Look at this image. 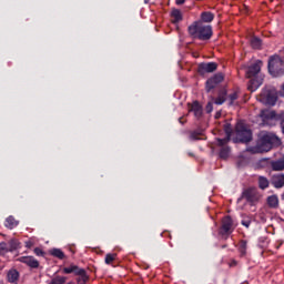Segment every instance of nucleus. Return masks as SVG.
<instances>
[{
    "label": "nucleus",
    "mask_w": 284,
    "mask_h": 284,
    "mask_svg": "<svg viewBox=\"0 0 284 284\" xmlns=\"http://www.w3.org/2000/svg\"><path fill=\"white\" fill-rule=\"evenodd\" d=\"M201 139V133L193 132L190 135L191 141H199Z\"/></svg>",
    "instance_id": "f704fd0d"
},
{
    "label": "nucleus",
    "mask_w": 284,
    "mask_h": 284,
    "mask_svg": "<svg viewBox=\"0 0 284 284\" xmlns=\"http://www.w3.org/2000/svg\"><path fill=\"white\" fill-rule=\"evenodd\" d=\"M242 225H244L245 227H250V222H242Z\"/></svg>",
    "instance_id": "58836bf2"
},
{
    "label": "nucleus",
    "mask_w": 284,
    "mask_h": 284,
    "mask_svg": "<svg viewBox=\"0 0 284 284\" xmlns=\"http://www.w3.org/2000/svg\"><path fill=\"white\" fill-rule=\"evenodd\" d=\"M75 276H79L77 280L78 284L88 283V274L85 273V270L81 268L80 272Z\"/></svg>",
    "instance_id": "4be33fe9"
},
{
    "label": "nucleus",
    "mask_w": 284,
    "mask_h": 284,
    "mask_svg": "<svg viewBox=\"0 0 284 284\" xmlns=\"http://www.w3.org/2000/svg\"><path fill=\"white\" fill-rule=\"evenodd\" d=\"M216 85H219L217 82L213 81V83H212V90H214V88H216Z\"/></svg>",
    "instance_id": "ea45409f"
},
{
    "label": "nucleus",
    "mask_w": 284,
    "mask_h": 284,
    "mask_svg": "<svg viewBox=\"0 0 284 284\" xmlns=\"http://www.w3.org/2000/svg\"><path fill=\"white\" fill-rule=\"evenodd\" d=\"M51 255H52V256H55V258H60V260L65 258V254H64L63 251H61L60 248H53V250H51Z\"/></svg>",
    "instance_id": "bb28decb"
},
{
    "label": "nucleus",
    "mask_w": 284,
    "mask_h": 284,
    "mask_svg": "<svg viewBox=\"0 0 284 284\" xmlns=\"http://www.w3.org/2000/svg\"><path fill=\"white\" fill-rule=\"evenodd\" d=\"M262 65L263 61L256 60L245 70L246 78L251 79L247 85L250 92H256L263 85V74H261Z\"/></svg>",
    "instance_id": "f257e3e1"
},
{
    "label": "nucleus",
    "mask_w": 284,
    "mask_h": 284,
    "mask_svg": "<svg viewBox=\"0 0 284 284\" xmlns=\"http://www.w3.org/2000/svg\"><path fill=\"white\" fill-rule=\"evenodd\" d=\"M221 116V113L215 114V119H219Z\"/></svg>",
    "instance_id": "79ce46f5"
},
{
    "label": "nucleus",
    "mask_w": 284,
    "mask_h": 284,
    "mask_svg": "<svg viewBox=\"0 0 284 284\" xmlns=\"http://www.w3.org/2000/svg\"><path fill=\"white\" fill-rule=\"evenodd\" d=\"M116 260V254L109 253L105 256V263L106 265H111Z\"/></svg>",
    "instance_id": "72a5a7b5"
},
{
    "label": "nucleus",
    "mask_w": 284,
    "mask_h": 284,
    "mask_svg": "<svg viewBox=\"0 0 284 284\" xmlns=\"http://www.w3.org/2000/svg\"><path fill=\"white\" fill-rule=\"evenodd\" d=\"M212 110H214V106H213L212 102H209L206 104V112L210 114V112H212Z\"/></svg>",
    "instance_id": "e433bc0d"
},
{
    "label": "nucleus",
    "mask_w": 284,
    "mask_h": 284,
    "mask_svg": "<svg viewBox=\"0 0 284 284\" xmlns=\"http://www.w3.org/2000/svg\"><path fill=\"white\" fill-rule=\"evenodd\" d=\"M235 227L236 226L234 225V221H232V217L230 216L223 217L222 225L220 229L221 236H224V239H227V236L232 234V232H234Z\"/></svg>",
    "instance_id": "0eeeda50"
},
{
    "label": "nucleus",
    "mask_w": 284,
    "mask_h": 284,
    "mask_svg": "<svg viewBox=\"0 0 284 284\" xmlns=\"http://www.w3.org/2000/svg\"><path fill=\"white\" fill-rule=\"evenodd\" d=\"M239 250H240L242 255L246 254V252H247V242L245 240L240 241Z\"/></svg>",
    "instance_id": "c85d7f7f"
},
{
    "label": "nucleus",
    "mask_w": 284,
    "mask_h": 284,
    "mask_svg": "<svg viewBox=\"0 0 284 284\" xmlns=\"http://www.w3.org/2000/svg\"><path fill=\"white\" fill-rule=\"evenodd\" d=\"M251 45L254 50H261V45H263V43L261 42V39L254 37L251 39Z\"/></svg>",
    "instance_id": "a878e982"
},
{
    "label": "nucleus",
    "mask_w": 284,
    "mask_h": 284,
    "mask_svg": "<svg viewBox=\"0 0 284 284\" xmlns=\"http://www.w3.org/2000/svg\"><path fill=\"white\" fill-rule=\"evenodd\" d=\"M224 131L226 133V138L217 139V143L221 148H223V145H227L230 139H232V126L230 124L224 125Z\"/></svg>",
    "instance_id": "9b49d317"
},
{
    "label": "nucleus",
    "mask_w": 284,
    "mask_h": 284,
    "mask_svg": "<svg viewBox=\"0 0 284 284\" xmlns=\"http://www.w3.org/2000/svg\"><path fill=\"white\" fill-rule=\"evenodd\" d=\"M243 199L248 203H256L261 199V195L256 189H247L243 192Z\"/></svg>",
    "instance_id": "6e6552de"
},
{
    "label": "nucleus",
    "mask_w": 284,
    "mask_h": 284,
    "mask_svg": "<svg viewBox=\"0 0 284 284\" xmlns=\"http://www.w3.org/2000/svg\"><path fill=\"white\" fill-rule=\"evenodd\" d=\"M267 204L270 207H278V197L276 195L268 196Z\"/></svg>",
    "instance_id": "393cba45"
},
{
    "label": "nucleus",
    "mask_w": 284,
    "mask_h": 284,
    "mask_svg": "<svg viewBox=\"0 0 284 284\" xmlns=\"http://www.w3.org/2000/svg\"><path fill=\"white\" fill-rule=\"evenodd\" d=\"M7 278H8L9 283H17V281H19V271L11 268L7 273Z\"/></svg>",
    "instance_id": "dca6fc26"
},
{
    "label": "nucleus",
    "mask_w": 284,
    "mask_h": 284,
    "mask_svg": "<svg viewBox=\"0 0 284 284\" xmlns=\"http://www.w3.org/2000/svg\"><path fill=\"white\" fill-rule=\"evenodd\" d=\"M50 284H68V277L61 276V275H55Z\"/></svg>",
    "instance_id": "b1692460"
},
{
    "label": "nucleus",
    "mask_w": 284,
    "mask_h": 284,
    "mask_svg": "<svg viewBox=\"0 0 284 284\" xmlns=\"http://www.w3.org/2000/svg\"><path fill=\"white\" fill-rule=\"evenodd\" d=\"M171 19L173 23H179L180 21H183V13H181V10L173 9L171 12Z\"/></svg>",
    "instance_id": "f3484780"
},
{
    "label": "nucleus",
    "mask_w": 284,
    "mask_h": 284,
    "mask_svg": "<svg viewBox=\"0 0 284 284\" xmlns=\"http://www.w3.org/2000/svg\"><path fill=\"white\" fill-rule=\"evenodd\" d=\"M268 72L272 77H281L284 73V61L278 55L271 57L268 60Z\"/></svg>",
    "instance_id": "39448f33"
},
{
    "label": "nucleus",
    "mask_w": 284,
    "mask_h": 284,
    "mask_svg": "<svg viewBox=\"0 0 284 284\" xmlns=\"http://www.w3.org/2000/svg\"><path fill=\"white\" fill-rule=\"evenodd\" d=\"M278 93L276 89H264L258 97V101L264 105H276Z\"/></svg>",
    "instance_id": "423d86ee"
},
{
    "label": "nucleus",
    "mask_w": 284,
    "mask_h": 284,
    "mask_svg": "<svg viewBox=\"0 0 284 284\" xmlns=\"http://www.w3.org/2000/svg\"><path fill=\"white\" fill-rule=\"evenodd\" d=\"M233 141L234 143H250L252 141V131L247 129L243 121L237 122Z\"/></svg>",
    "instance_id": "20e7f679"
},
{
    "label": "nucleus",
    "mask_w": 284,
    "mask_h": 284,
    "mask_svg": "<svg viewBox=\"0 0 284 284\" xmlns=\"http://www.w3.org/2000/svg\"><path fill=\"white\" fill-rule=\"evenodd\" d=\"M236 99H239V92L234 91L233 93H231V94L229 95V99H227L229 104H230V105H234Z\"/></svg>",
    "instance_id": "7c9ffc66"
},
{
    "label": "nucleus",
    "mask_w": 284,
    "mask_h": 284,
    "mask_svg": "<svg viewBox=\"0 0 284 284\" xmlns=\"http://www.w3.org/2000/svg\"><path fill=\"white\" fill-rule=\"evenodd\" d=\"M4 225L9 229V230H14V227H17V225H19V221H17L14 219V216L10 215L9 217L6 219Z\"/></svg>",
    "instance_id": "6ab92c4d"
},
{
    "label": "nucleus",
    "mask_w": 284,
    "mask_h": 284,
    "mask_svg": "<svg viewBox=\"0 0 284 284\" xmlns=\"http://www.w3.org/2000/svg\"><path fill=\"white\" fill-rule=\"evenodd\" d=\"M33 252H34V255H36V256H43V254H44V253H43V250H41V248H39V247H36Z\"/></svg>",
    "instance_id": "c9c22d12"
},
{
    "label": "nucleus",
    "mask_w": 284,
    "mask_h": 284,
    "mask_svg": "<svg viewBox=\"0 0 284 284\" xmlns=\"http://www.w3.org/2000/svg\"><path fill=\"white\" fill-rule=\"evenodd\" d=\"M227 156H230V148L223 146L220 151V158L227 159Z\"/></svg>",
    "instance_id": "473e14b6"
},
{
    "label": "nucleus",
    "mask_w": 284,
    "mask_h": 284,
    "mask_svg": "<svg viewBox=\"0 0 284 284\" xmlns=\"http://www.w3.org/2000/svg\"><path fill=\"white\" fill-rule=\"evenodd\" d=\"M225 97H227V92L223 91L222 93H220L219 97L215 99V104L223 105V103H225Z\"/></svg>",
    "instance_id": "cd10ccee"
},
{
    "label": "nucleus",
    "mask_w": 284,
    "mask_h": 284,
    "mask_svg": "<svg viewBox=\"0 0 284 284\" xmlns=\"http://www.w3.org/2000/svg\"><path fill=\"white\" fill-rule=\"evenodd\" d=\"M271 166L275 172H281L284 169V159L272 161Z\"/></svg>",
    "instance_id": "412c9836"
},
{
    "label": "nucleus",
    "mask_w": 284,
    "mask_h": 284,
    "mask_svg": "<svg viewBox=\"0 0 284 284\" xmlns=\"http://www.w3.org/2000/svg\"><path fill=\"white\" fill-rule=\"evenodd\" d=\"M274 143H278V138L275 134L262 132L260 135V140L256 146L254 148L253 152L257 154H261L263 152H270Z\"/></svg>",
    "instance_id": "7ed1b4c3"
},
{
    "label": "nucleus",
    "mask_w": 284,
    "mask_h": 284,
    "mask_svg": "<svg viewBox=\"0 0 284 284\" xmlns=\"http://www.w3.org/2000/svg\"><path fill=\"white\" fill-rule=\"evenodd\" d=\"M258 187L260 190H267L270 187V180L265 176H260L258 178Z\"/></svg>",
    "instance_id": "5701e85b"
},
{
    "label": "nucleus",
    "mask_w": 284,
    "mask_h": 284,
    "mask_svg": "<svg viewBox=\"0 0 284 284\" xmlns=\"http://www.w3.org/2000/svg\"><path fill=\"white\" fill-rule=\"evenodd\" d=\"M7 245H9V251L10 252H14V250H18V247H19V241L10 240Z\"/></svg>",
    "instance_id": "c756f323"
},
{
    "label": "nucleus",
    "mask_w": 284,
    "mask_h": 284,
    "mask_svg": "<svg viewBox=\"0 0 284 284\" xmlns=\"http://www.w3.org/2000/svg\"><path fill=\"white\" fill-rule=\"evenodd\" d=\"M190 112H193L195 119H201L203 116V106L199 102H193L190 106Z\"/></svg>",
    "instance_id": "ddd939ff"
},
{
    "label": "nucleus",
    "mask_w": 284,
    "mask_h": 284,
    "mask_svg": "<svg viewBox=\"0 0 284 284\" xmlns=\"http://www.w3.org/2000/svg\"><path fill=\"white\" fill-rule=\"evenodd\" d=\"M224 77L222 75V73H216L214 77H212L211 79H209L206 81V91L210 92V90H212V84L215 82L217 83H222Z\"/></svg>",
    "instance_id": "f8f14e48"
},
{
    "label": "nucleus",
    "mask_w": 284,
    "mask_h": 284,
    "mask_svg": "<svg viewBox=\"0 0 284 284\" xmlns=\"http://www.w3.org/2000/svg\"><path fill=\"white\" fill-rule=\"evenodd\" d=\"M216 68H219L216 62L202 63L199 65V72L202 74H205V72H215Z\"/></svg>",
    "instance_id": "9d476101"
},
{
    "label": "nucleus",
    "mask_w": 284,
    "mask_h": 284,
    "mask_svg": "<svg viewBox=\"0 0 284 284\" xmlns=\"http://www.w3.org/2000/svg\"><path fill=\"white\" fill-rule=\"evenodd\" d=\"M189 33L193 39H200V41H207L212 39V26L204 24L203 21H196L189 27Z\"/></svg>",
    "instance_id": "f03ea898"
},
{
    "label": "nucleus",
    "mask_w": 284,
    "mask_h": 284,
    "mask_svg": "<svg viewBox=\"0 0 284 284\" xmlns=\"http://www.w3.org/2000/svg\"><path fill=\"white\" fill-rule=\"evenodd\" d=\"M175 3L178 6H183V3H185V0H175Z\"/></svg>",
    "instance_id": "4c0bfd02"
},
{
    "label": "nucleus",
    "mask_w": 284,
    "mask_h": 284,
    "mask_svg": "<svg viewBox=\"0 0 284 284\" xmlns=\"http://www.w3.org/2000/svg\"><path fill=\"white\" fill-rule=\"evenodd\" d=\"M8 252H11V251H10V247H9V245H8V243L1 242V243H0V254H1V255L8 254Z\"/></svg>",
    "instance_id": "2f4dec72"
},
{
    "label": "nucleus",
    "mask_w": 284,
    "mask_h": 284,
    "mask_svg": "<svg viewBox=\"0 0 284 284\" xmlns=\"http://www.w3.org/2000/svg\"><path fill=\"white\" fill-rule=\"evenodd\" d=\"M202 23H212L214 21V13L210 11H204L201 13Z\"/></svg>",
    "instance_id": "a211bd4d"
},
{
    "label": "nucleus",
    "mask_w": 284,
    "mask_h": 284,
    "mask_svg": "<svg viewBox=\"0 0 284 284\" xmlns=\"http://www.w3.org/2000/svg\"><path fill=\"white\" fill-rule=\"evenodd\" d=\"M272 185L274 187H283L284 185V175L283 174H277L272 178Z\"/></svg>",
    "instance_id": "2eb2a0df"
},
{
    "label": "nucleus",
    "mask_w": 284,
    "mask_h": 284,
    "mask_svg": "<svg viewBox=\"0 0 284 284\" xmlns=\"http://www.w3.org/2000/svg\"><path fill=\"white\" fill-rule=\"evenodd\" d=\"M18 261L20 263H24V265H28V267H31L32 270H37V267H39V261L33 256H21Z\"/></svg>",
    "instance_id": "1a4fd4ad"
},
{
    "label": "nucleus",
    "mask_w": 284,
    "mask_h": 284,
    "mask_svg": "<svg viewBox=\"0 0 284 284\" xmlns=\"http://www.w3.org/2000/svg\"><path fill=\"white\" fill-rule=\"evenodd\" d=\"M26 245H27V247H32V242L29 241L26 243Z\"/></svg>",
    "instance_id": "a19ab883"
},
{
    "label": "nucleus",
    "mask_w": 284,
    "mask_h": 284,
    "mask_svg": "<svg viewBox=\"0 0 284 284\" xmlns=\"http://www.w3.org/2000/svg\"><path fill=\"white\" fill-rule=\"evenodd\" d=\"M261 119L263 123H267V121H273V119H276V112L264 110L261 112Z\"/></svg>",
    "instance_id": "4468645a"
},
{
    "label": "nucleus",
    "mask_w": 284,
    "mask_h": 284,
    "mask_svg": "<svg viewBox=\"0 0 284 284\" xmlns=\"http://www.w3.org/2000/svg\"><path fill=\"white\" fill-rule=\"evenodd\" d=\"M80 267L74 265V264H71L70 266H65L62 272L63 274H75V276L79 274L80 272Z\"/></svg>",
    "instance_id": "aec40b11"
}]
</instances>
